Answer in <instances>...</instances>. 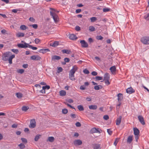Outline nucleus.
I'll return each instance as SVG.
<instances>
[{"instance_id": "1", "label": "nucleus", "mask_w": 149, "mask_h": 149, "mask_svg": "<svg viewBox=\"0 0 149 149\" xmlns=\"http://www.w3.org/2000/svg\"><path fill=\"white\" fill-rule=\"evenodd\" d=\"M11 53L10 52H7L4 53L2 56L3 60L5 61H9V63L10 64L12 63V59L15 57V55H12L10 56L11 55Z\"/></svg>"}, {"instance_id": "2", "label": "nucleus", "mask_w": 149, "mask_h": 149, "mask_svg": "<svg viewBox=\"0 0 149 149\" xmlns=\"http://www.w3.org/2000/svg\"><path fill=\"white\" fill-rule=\"evenodd\" d=\"M77 69V67L76 66H74L72 68L69 74V78L70 80H75L74 74Z\"/></svg>"}, {"instance_id": "3", "label": "nucleus", "mask_w": 149, "mask_h": 149, "mask_svg": "<svg viewBox=\"0 0 149 149\" xmlns=\"http://www.w3.org/2000/svg\"><path fill=\"white\" fill-rule=\"evenodd\" d=\"M141 40L143 44L148 45L149 44V37H143L141 38Z\"/></svg>"}, {"instance_id": "4", "label": "nucleus", "mask_w": 149, "mask_h": 149, "mask_svg": "<svg viewBox=\"0 0 149 149\" xmlns=\"http://www.w3.org/2000/svg\"><path fill=\"white\" fill-rule=\"evenodd\" d=\"M36 125V123L35 120L34 119H31L30 121V124L29 127L31 128H35Z\"/></svg>"}, {"instance_id": "5", "label": "nucleus", "mask_w": 149, "mask_h": 149, "mask_svg": "<svg viewBox=\"0 0 149 149\" xmlns=\"http://www.w3.org/2000/svg\"><path fill=\"white\" fill-rule=\"evenodd\" d=\"M102 132V130L100 129L94 127L91 130L90 132L91 133L93 134L96 133H100Z\"/></svg>"}, {"instance_id": "6", "label": "nucleus", "mask_w": 149, "mask_h": 149, "mask_svg": "<svg viewBox=\"0 0 149 149\" xmlns=\"http://www.w3.org/2000/svg\"><path fill=\"white\" fill-rule=\"evenodd\" d=\"M50 15L52 17L55 22H57L58 21V16L55 13L52 12L50 11Z\"/></svg>"}, {"instance_id": "7", "label": "nucleus", "mask_w": 149, "mask_h": 149, "mask_svg": "<svg viewBox=\"0 0 149 149\" xmlns=\"http://www.w3.org/2000/svg\"><path fill=\"white\" fill-rule=\"evenodd\" d=\"M28 45L29 44L24 42V44L21 43L18 44H17V46L19 48H26L28 47Z\"/></svg>"}, {"instance_id": "8", "label": "nucleus", "mask_w": 149, "mask_h": 149, "mask_svg": "<svg viewBox=\"0 0 149 149\" xmlns=\"http://www.w3.org/2000/svg\"><path fill=\"white\" fill-rule=\"evenodd\" d=\"M80 43H81V46L82 47L86 48L88 47L87 43L84 40H81L80 41Z\"/></svg>"}, {"instance_id": "9", "label": "nucleus", "mask_w": 149, "mask_h": 149, "mask_svg": "<svg viewBox=\"0 0 149 149\" xmlns=\"http://www.w3.org/2000/svg\"><path fill=\"white\" fill-rule=\"evenodd\" d=\"M138 118L140 123L143 125H144L146 123L144 121L143 117L141 116H139L138 117Z\"/></svg>"}, {"instance_id": "10", "label": "nucleus", "mask_w": 149, "mask_h": 149, "mask_svg": "<svg viewBox=\"0 0 149 149\" xmlns=\"http://www.w3.org/2000/svg\"><path fill=\"white\" fill-rule=\"evenodd\" d=\"M30 58L31 60L35 61H38L40 60L41 57L38 55H33L31 56Z\"/></svg>"}, {"instance_id": "11", "label": "nucleus", "mask_w": 149, "mask_h": 149, "mask_svg": "<svg viewBox=\"0 0 149 149\" xmlns=\"http://www.w3.org/2000/svg\"><path fill=\"white\" fill-rule=\"evenodd\" d=\"M92 147L94 149H101L100 144L98 143H94L92 144Z\"/></svg>"}, {"instance_id": "12", "label": "nucleus", "mask_w": 149, "mask_h": 149, "mask_svg": "<svg viewBox=\"0 0 149 149\" xmlns=\"http://www.w3.org/2000/svg\"><path fill=\"white\" fill-rule=\"evenodd\" d=\"M126 91L127 93L131 94L134 93L135 91L132 87H130L127 88L126 90Z\"/></svg>"}, {"instance_id": "13", "label": "nucleus", "mask_w": 149, "mask_h": 149, "mask_svg": "<svg viewBox=\"0 0 149 149\" xmlns=\"http://www.w3.org/2000/svg\"><path fill=\"white\" fill-rule=\"evenodd\" d=\"M74 143L76 146H79L82 144V142L81 140L77 139L74 141Z\"/></svg>"}, {"instance_id": "14", "label": "nucleus", "mask_w": 149, "mask_h": 149, "mask_svg": "<svg viewBox=\"0 0 149 149\" xmlns=\"http://www.w3.org/2000/svg\"><path fill=\"white\" fill-rule=\"evenodd\" d=\"M61 59V57L56 56V55H53L52 57V60L55 61L56 60H59Z\"/></svg>"}, {"instance_id": "15", "label": "nucleus", "mask_w": 149, "mask_h": 149, "mask_svg": "<svg viewBox=\"0 0 149 149\" xmlns=\"http://www.w3.org/2000/svg\"><path fill=\"white\" fill-rule=\"evenodd\" d=\"M59 42L57 41H55L54 42L51 43L50 44V46L53 47H56L59 45Z\"/></svg>"}, {"instance_id": "16", "label": "nucleus", "mask_w": 149, "mask_h": 149, "mask_svg": "<svg viewBox=\"0 0 149 149\" xmlns=\"http://www.w3.org/2000/svg\"><path fill=\"white\" fill-rule=\"evenodd\" d=\"M69 38L73 40H75L77 39V38L75 35L74 34H71L69 36Z\"/></svg>"}, {"instance_id": "17", "label": "nucleus", "mask_w": 149, "mask_h": 149, "mask_svg": "<svg viewBox=\"0 0 149 149\" xmlns=\"http://www.w3.org/2000/svg\"><path fill=\"white\" fill-rule=\"evenodd\" d=\"M134 134L135 135H139V131L136 127L133 128Z\"/></svg>"}, {"instance_id": "18", "label": "nucleus", "mask_w": 149, "mask_h": 149, "mask_svg": "<svg viewBox=\"0 0 149 149\" xmlns=\"http://www.w3.org/2000/svg\"><path fill=\"white\" fill-rule=\"evenodd\" d=\"M122 118V117L121 116H120L117 119L116 123V124L117 125H120L121 121Z\"/></svg>"}, {"instance_id": "19", "label": "nucleus", "mask_w": 149, "mask_h": 149, "mask_svg": "<svg viewBox=\"0 0 149 149\" xmlns=\"http://www.w3.org/2000/svg\"><path fill=\"white\" fill-rule=\"evenodd\" d=\"M50 50L49 49H42L39 50V52L40 53H45L47 52H49Z\"/></svg>"}, {"instance_id": "20", "label": "nucleus", "mask_w": 149, "mask_h": 149, "mask_svg": "<svg viewBox=\"0 0 149 149\" xmlns=\"http://www.w3.org/2000/svg\"><path fill=\"white\" fill-rule=\"evenodd\" d=\"M118 97V101H121L123 99V95L121 93H119L117 95Z\"/></svg>"}, {"instance_id": "21", "label": "nucleus", "mask_w": 149, "mask_h": 149, "mask_svg": "<svg viewBox=\"0 0 149 149\" xmlns=\"http://www.w3.org/2000/svg\"><path fill=\"white\" fill-rule=\"evenodd\" d=\"M89 108L90 109L95 110L97 108V106L95 105H92L89 106Z\"/></svg>"}, {"instance_id": "22", "label": "nucleus", "mask_w": 149, "mask_h": 149, "mask_svg": "<svg viewBox=\"0 0 149 149\" xmlns=\"http://www.w3.org/2000/svg\"><path fill=\"white\" fill-rule=\"evenodd\" d=\"M110 77L108 73H105L104 76V80H109Z\"/></svg>"}, {"instance_id": "23", "label": "nucleus", "mask_w": 149, "mask_h": 149, "mask_svg": "<svg viewBox=\"0 0 149 149\" xmlns=\"http://www.w3.org/2000/svg\"><path fill=\"white\" fill-rule=\"evenodd\" d=\"M62 51L63 53L67 54H70L71 53V51L69 49H63Z\"/></svg>"}, {"instance_id": "24", "label": "nucleus", "mask_w": 149, "mask_h": 149, "mask_svg": "<svg viewBox=\"0 0 149 149\" xmlns=\"http://www.w3.org/2000/svg\"><path fill=\"white\" fill-rule=\"evenodd\" d=\"M132 136H129L127 138V143H130L132 140Z\"/></svg>"}, {"instance_id": "25", "label": "nucleus", "mask_w": 149, "mask_h": 149, "mask_svg": "<svg viewBox=\"0 0 149 149\" xmlns=\"http://www.w3.org/2000/svg\"><path fill=\"white\" fill-rule=\"evenodd\" d=\"M16 36L18 37H23L24 36V34L23 33H18L16 34Z\"/></svg>"}, {"instance_id": "26", "label": "nucleus", "mask_w": 149, "mask_h": 149, "mask_svg": "<svg viewBox=\"0 0 149 149\" xmlns=\"http://www.w3.org/2000/svg\"><path fill=\"white\" fill-rule=\"evenodd\" d=\"M54 138L53 136H49L48 138V139L47 141H48L51 142H52L54 141Z\"/></svg>"}, {"instance_id": "27", "label": "nucleus", "mask_w": 149, "mask_h": 149, "mask_svg": "<svg viewBox=\"0 0 149 149\" xmlns=\"http://www.w3.org/2000/svg\"><path fill=\"white\" fill-rule=\"evenodd\" d=\"M66 92L65 91L62 90L60 91V94L61 96H64L66 95Z\"/></svg>"}, {"instance_id": "28", "label": "nucleus", "mask_w": 149, "mask_h": 149, "mask_svg": "<svg viewBox=\"0 0 149 149\" xmlns=\"http://www.w3.org/2000/svg\"><path fill=\"white\" fill-rule=\"evenodd\" d=\"M102 88V86L100 85H97L94 86V89L96 90H99L100 89H101Z\"/></svg>"}, {"instance_id": "29", "label": "nucleus", "mask_w": 149, "mask_h": 149, "mask_svg": "<svg viewBox=\"0 0 149 149\" xmlns=\"http://www.w3.org/2000/svg\"><path fill=\"white\" fill-rule=\"evenodd\" d=\"M29 109V108L28 106H23L22 107V111H26Z\"/></svg>"}, {"instance_id": "30", "label": "nucleus", "mask_w": 149, "mask_h": 149, "mask_svg": "<svg viewBox=\"0 0 149 149\" xmlns=\"http://www.w3.org/2000/svg\"><path fill=\"white\" fill-rule=\"evenodd\" d=\"M94 79H95V81L101 80L103 79V77L100 76H96L95 77L93 78Z\"/></svg>"}, {"instance_id": "31", "label": "nucleus", "mask_w": 149, "mask_h": 149, "mask_svg": "<svg viewBox=\"0 0 149 149\" xmlns=\"http://www.w3.org/2000/svg\"><path fill=\"white\" fill-rule=\"evenodd\" d=\"M89 30L90 32H93L95 31V28L93 26H90L89 27Z\"/></svg>"}, {"instance_id": "32", "label": "nucleus", "mask_w": 149, "mask_h": 149, "mask_svg": "<svg viewBox=\"0 0 149 149\" xmlns=\"http://www.w3.org/2000/svg\"><path fill=\"white\" fill-rule=\"evenodd\" d=\"M110 70L112 72H114L116 71V68L115 66H113L111 67L110 68Z\"/></svg>"}, {"instance_id": "33", "label": "nucleus", "mask_w": 149, "mask_h": 149, "mask_svg": "<svg viewBox=\"0 0 149 149\" xmlns=\"http://www.w3.org/2000/svg\"><path fill=\"white\" fill-rule=\"evenodd\" d=\"M21 29L22 30H25L26 29L28 28L25 25H21L20 27Z\"/></svg>"}, {"instance_id": "34", "label": "nucleus", "mask_w": 149, "mask_h": 149, "mask_svg": "<svg viewBox=\"0 0 149 149\" xmlns=\"http://www.w3.org/2000/svg\"><path fill=\"white\" fill-rule=\"evenodd\" d=\"M41 135H37L35 137L34 140L36 141H38V140L41 137Z\"/></svg>"}, {"instance_id": "35", "label": "nucleus", "mask_w": 149, "mask_h": 149, "mask_svg": "<svg viewBox=\"0 0 149 149\" xmlns=\"http://www.w3.org/2000/svg\"><path fill=\"white\" fill-rule=\"evenodd\" d=\"M16 95L19 98H20L22 97V94L20 93H17Z\"/></svg>"}, {"instance_id": "36", "label": "nucleus", "mask_w": 149, "mask_h": 149, "mask_svg": "<svg viewBox=\"0 0 149 149\" xmlns=\"http://www.w3.org/2000/svg\"><path fill=\"white\" fill-rule=\"evenodd\" d=\"M144 18L146 20L149 21V13H147L144 16Z\"/></svg>"}, {"instance_id": "37", "label": "nucleus", "mask_w": 149, "mask_h": 149, "mask_svg": "<svg viewBox=\"0 0 149 149\" xmlns=\"http://www.w3.org/2000/svg\"><path fill=\"white\" fill-rule=\"evenodd\" d=\"M77 108L80 111H82L84 110V108L81 105H78Z\"/></svg>"}, {"instance_id": "38", "label": "nucleus", "mask_w": 149, "mask_h": 149, "mask_svg": "<svg viewBox=\"0 0 149 149\" xmlns=\"http://www.w3.org/2000/svg\"><path fill=\"white\" fill-rule=\"evenodd\" d=\"M18 146L19 147V148L21 149H24L25 146V145L22 143H21L20 144L18 145Z\"/></svg>"}, {"instance_id": "39", "label": "nucleus", "mask_w": 149, "mask_h": 149, "mask_svg": "<svg viewBox=\"0 0 149 149\" xmlns=\"http://www.w3.org/2000/svg\"><path fill=\"white\" fill-rule=\"evenodd\" d=\"M91 21L92 22H95L97 20V18L95 17H92L90 18Z\"/></svg>"}, {"instance_id": "40", "label": "nucleus", "mask_w": 149, "mask_h": 149, "mask_svg": "<svg viewBox=\"0 0 149 149\" xmlns=\"http://www.w3.org/2000/svg\"><path fill=\"white\" fill-rule=\"evenodd\" d=\"M28 47H29L30 48H31V49H33V50H36L37 49V48L36 47H33L32 45H30L29 44Z\"/></svg>"}, {"instance_id": "41", "label": "nucleus", "mask_w": 149, "mask_h": 149, "mask_svg": "<svg viewBox=\"0 0 149 149\" xmlns=\"http://www.w3.org/2000/svg\"><path fill=\"white\" fill-rule=\"evenodd\" d=\"M33 34H34L33 33L30 32L26 33V37H29L30 36H33Z\"/></svg>"}, {"instance_id": "42", "label": "nucleus", "mask_w": 149, "mask_h": 149, "mask_svg": "<svg viewBox=\"0 0 149 149\" xmlns=\"http://www.w3.org/2000/svg\"><path fill=\"white\" fill-rule=\"evenodd\" d=\"M43 90L47 89L48 90L50 88V87L49 86L46 85L45 86H43L42 87Z\"/></svg>"}, {"instance_id": "43", "label": "nucleus", "mask_w": 149, "mask_h": 149, "mask_svg": "<svg viewBox=\"0 0 149 149\" xmlns=\"http://www.w3.org/2000/svg\"><path fill=\"white\" fill-rule=\"evenodd\" d=\"M62 112L63 113L66 114L68 112V110L66 109H64L62 110Z\"/></svg>"}, {"instance_id": "44", "label": "nucleus", "mask_w": 149, "mask_h": 149, "mask_svg": "<svg viewBox=\"0 0 149 149\" xmlns=\"http://www.w3.org/2000/svg\"><path fill=\"white\" fill-rule=\"evenodd\" d=\"M24 70L22 69H20L17 70V72L18 73L22 74L24 72Z\"/></svg>"}, {"instance_id": "45", "label": "nucleus", "mask_w": 149, "mask_h": 149, "mask_svg": "<svg viewBox=\"0 0 149 149\" xmlns=\"http://www.w3.org/2000/svg\"><path fill=\"white\" fill-rule=\"evenodd\" d=\"M12 52L16 54H17L19 52V51L17 49H12L11 50Z\"/></svg>"}, {"instance_id": "46", "label": "nucleus", "mask_w": 149, "mask_h": 149, "mask_svg": "<svg viewBox=\"0 0 149 149\" xmlns=\"http://www.w3.org/2000/svg\"><path fill=\"white\" fill-rule=\"evenodd\" d=\"M29 26H32V27L34 29H37L38 27V26L37 24H33L32 25H30Z\"/></svg>"}, {"instance_id": "47", "label": "nucleus", "mask_w": 149, "mask_h": 149, "mask_svg": "<svg viewBox=\"0 0 149 149\" xmlns=\"http://www.w3.org/2000/svg\"><path fill=\"white\" fill-rule=\"evenodd\" d=\"M119 139H118V138H117L116 139V140L113 143L114 145L115 146H116L117 145V144L119 141Z\"/></svg>"}, {"instance_id": "48", "label": "nucleus", "mask_w": 149, "mask_h": 149, "mask_svg": "<svg viewBox=\"0 0 149 149\" xmlns=\"http://www.w3.org/2000/svg\"><path fill=\"white\" fill-rule=\"evenodd\" d=\"M121 101H118L119 104L117 105L116 106V109L117 110H119L120 107V106L121 104Z\"/></svg>"}, {"instance_id": "49", "label": "nucleus", "mask_w": 149, "mask_h": 149, "mask_svg": "<svg viewBox=\"0 0 149 149\" xmlns=\"http://www.w3.org/2000/svg\"><path fill=\"white\" fill-rule=\"evenodd\" d=\"M110 10L109 8H106L103 9V10L104 12H107L109 11Z\"/></svg>"}, {"instance_id": "50", "label": "nucleus", "mask_w": 149, "mask_h": 149, "mask_svg": "<svg viewBox=\"0 0 149 149\" xmlns=\"http://www.w3.org/2000/svg\"><path fill=\"white\" fill-rule=\"evenodd\" d=\"M64 103L65 104L67 105L68 107L72 108V109H75L74 108V107L72 106L70 104L67 103V102H65Z\"/></svg>"}, {"instance_id": "51", "label": "nucleus", "mask_w": 149, "mask_h": 149, "mask_svg": "<svg viewBox=\"0 0 149 149\" xmlns=\"http://www.w3.org/2000/svg\"><path fill=\"white\" fill-rule=\"evenodd\" d=\"M21 140L22 142L24 143H26L27 142V140L25 138H21Z\"/></svg>"}, {"instance_id": "52", "label": "nucleus", "mask_w": 149, "mask_h": 149, "mask_svg": "<svg viewBox=\"0 0 149 149\" xmlns=\"http://www.w3.org/2000/svg\"><path fill=\"white\" fill-rule=\"evenodd\" d=\"M77 116L76 114H71L70 117L72 118H76Z\"/></svg>"}, {"instance_id": "53", "label": "nucleus", "mask_w": 149, "mask_h": 149, "mask_svg": "<svg viewBox=\"0 0 149 149\" xmlns=\"http://www.w3.org/2000/svg\"><path fill=\"white\" fill-rule=\"evenodd\" d=\"M96 38L98 40H102L103 39V37L101 36H97Z\"/></svg>"}, {"instance_id": "54", "label": "nucleus", "mask_w": 149, "mask_h": 149, "mask_svg": "<svg viewBox=\"0 0 149 149\" xmlns=\"http://www.w3.org/2000/svg\"><path fill=\"white\" fill-rule=\"evenodd\" d=\"M84 72L86 74H88L89 73V71L86 69H85L83 70Z\"/></svg>"}, {"instance_id": "55", "label": "nucleus", "mask_w": 149, "mask_h": 149, "mask_svg": "<svg viewBox=\"0 0 149 149\" xmlns=\"http://www.w3.org/2000/svg\"><path fill=\"white\" fill-rule=\"evenodd\" d=\"M107 132L110 135H111L112 133V132L111 130L110 129H108Z\"/></svg>"}, {"instance_id": "56", "label": "nucleus", "mask_w": 149, "mask_h": 149, "mask_svg": "<svg viewBox=\"0 0 149 149\" xmlns=\"http://www.w3.org/2000/svg\"><path fill=\"white\" fill-rule=\"evenodd\" d=\"M104 82L106 84L109 85L110 84V83L109 82V80H104Z\"/></svg>"}, {"instance_id": "57", "label": "nucleus", "mask_w": 149, "mask_h": 149, "mask_svg": "<svg viewBox=\"0 0 149 149\" xmlns=\"http://www.w3.org/2000/svg\"><path fill=\"white\" fill-rule=\"evenodd\" d=\"M75 30L77 31H79L80 30V28L79 26H77L75 27Z\"/></svg>"}, {"instance_id": "58", "label": "nucleus", "mask_w": 149, "mask_h": 149, "mask_svg": "<svg viewBox=\"0 0 149 149\" xmlns=\"http://www.w3.org/2000/svg\"><path fill=\"white\" fill-rule=\"evenodd\" d=\"M85 88V86L84 85H81L80 87V89L81 90H84Z\"/></svg>"}, {"instance_id": "59", "label": "nucleus", "mask_w": 149, "mask_h": 149, "mask_svg": "<svg viewBox=\"0 0 149 149\" xmlns=\"http://www.w3.org/2000/svg\"><path fill=\"white\" fill-rule=\"evenodd\" d=\"M64 61L66 63H68L70 61V59L68 58H65L64 59Z\"/></svg>"}, {"instance_id": "60", "label": "nucleus", "mask_w": 149, "mask_h": 149, "mask_svg": "<svg viewBox=\"0 0 149 149\" xmlns=\"http://www.w3.org/2000/svg\"><path fill=\"white\" fill-rule=\"evenodd\" d=\"M103 118L104 120H107L109 119V117L108 116V115H104L103 116Z\"/></svg>"}, {"instance_id": "61", "label": "nucleus", "mask_w": 149, "mask_h": 149, "mask_svg": "<svg viewBox=\"0 0 149 149\" xmlns=\"http://www.w3.org/2000/svg\"><path fill=\"white\" fill-rule=\"evenodd\" d=\"M58 73L61 72L63 70V69L61 67H58Z\"/></svg>"}, {"instance_id": "62", "label": "nucleus", "mask_w": 149, "mask_h": 149, "mask_svg": "<svg viewBox=\"0 0 149 149\" xmlns=\"http://www.w3.org/2000/svg\"><path fill=\"white\" fill-rule=\"evenodd\" d=\"M29 20L32 22H34L35 19L32 17H30L29 18Z\"/></svg>"}, {"instance_id": "63", "label": "nucleus", "mask_w": 149, "mask_h": 149, "mask_svg": "<svg viewBox=\"0 0 149 149\" xmlns=\"http://www.w3.org/2000/svg\"><path fill=\"white\" fill-rule=\"evenodd\" d=\"M97 74V72L95 71H93L91 73V74L93 76H96Z\"/></svg>"}, {"instance_id": "64", "label": "nucleus", "mask_w": 149, "mask_h": 149, "mask_svg": "<svg viewBox=\"0 0 149 149\" xmlns=\"http://www.w3.org/2000/svg\"><path fill=\"white\" fill-rule=\"evenodd\" d=\"M75 125L77 127H79L81 126V123L79 122H77L75 124Z\"/></svg>"}]
</instances>
